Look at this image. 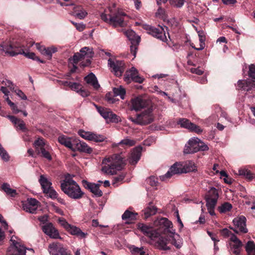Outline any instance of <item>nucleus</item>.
Returning a JSON list of instances; mask_svg holds the SVG:
<instances>
[{
    "instance_id": "obj_1",
    "label": "nucleus",
    "mask_w": 255,
    "mask_h": 255,
    "mask_svg": "<svg viewBox=\"0 0 255 255\" xmlns=\"http://www.w3.org/2000/svg\"><path fill=\"white\" fill-rule=\"evenodd\" d=\"M154 224L155 226H159V228H163V231L168 234L169 239H167L160 236V233L161 231H157L159 232V236L156 238L158 239L157 241V247L163 250H167L169 248L167 246L168 243L170 242L174 245L176 248L179 249L182 246V239L179 235L176 234L175 230L172 229V223L165 218H161L157 219L155 221Z\"/></svg>"
},
{
    "instance_id": "obj_2",
    "label": "nucleus",
    "mask_w": 255,
    "mask_h": 255,
    "mask_svg": "<svg viewBox=\"0 0 255 255\" xmlns=\"http://www.w3.org/2000/svg\"><path fill=\"white\" fill-rule=\"evenodd\" d=\"M102 164L103 173L114 175L124 169L127 160L121 154H115L104 158Z\"/></svg>"
},
{
    "instance_id": "obj_3",
    "label": "nucleus",
    "mask_w": 255,
    "mask_h": 255,
    "mask_svg": "<svg viewBox=\"0 0 255 255\" xmlns=\"http://www.w3.org/2000/svg\"><path fill=\"white\" fill-rule=\"evenodd\" d=\"M101 19L114 27H123L127 24V15L124 12L117 10L115 5L109 7L100 14Z\"/></svg>"
},
{
    "instance_id": "obj_4",
    "label": "nucleus",
    "mask_w": 255,
    "mask_h": 255,
    "mask_svg": "<svg viewBox=\"0 0 255 255\" xmlns=\"http://www.w3.org/2000/svg\"><path fill=\"white\" fill-rule=\"evenodd\" d=\"M69 177L66 176L64 180L61 181L62 191L72 199H81L83 196L84 193L82 191L78 183Z\"/></svg>"
},
{
    "instance_id": "obj_5",
    "label": "nucleus",
    "mask_w": 255,
    "mask_h": 255,
    "mask_svg": "<svg viewBox=\"0 0 255 255\" xmlns=\"http://www.w3.org/2000/svg\"><path fill=\"white\" fill-rule=\"evenodd\" d=\"M10 245L6 250V255H26V248L17 237H10Z\"/></svg>"
},
{
    "instance_id": "obj_6",
    "label": "nucleus",
    "mask_w": 255,
    "mask_h": 255,
    "mask_svg": "<svg viewBox=\"0 0 255 255\" xmlns=\"http://www.w3.org/2000/svg\"><path fill=\"white\" fill-rule=\"evenodd\" d=\"M152 109L151 106L147 108L140 114H137L135 118L129 117V120L132 122L139 125H145L151 123L153 120Z\"/></svg>"
},
{
    "instance_id": "obj_7",
    "label": "nucleus",
    "mask_w": 255,
    "mask_h": 255,
    "mask_svg": "<svg viewBox=\"0 0 255 255\" xmlns=\"http://www.w3.org/2000/svg\"><path fill=\"white\" fill-rule=\"evenodd\" d=\"M143 28L147 31V32L152 36L163 42H166L167 38L166 35V31H167V26H161L159 25L157 27H154L147 24H143Z\"/></svg>"
},
{
    "instance_id": "obj_8",
    "label": "nucleus",
    "mask_w": 255,
    "mask_h": 255,
    "mask_svg": "<svg viewBox=\"0 0 255 255\" xmlns=\"http://www.w3.org/2000/svg\"><path fill=\"white\" fill-rule=\"evenodd\" d=\"M0 50L11 56H14L22 52V47L19 43L8 41L2 42L0 45Z\"/></svg>"
},
{
    "instance_id": "obj_9",
    "label": "nucleus",
    "mask_w": 255,
    "mask_h": 255,
    "mask_svg": "<svg viewBox=\"0 0 255 255\" xmlns=\"http://www.w3.org/2000/svg\"><path fill=\"white\" fill-rule=\"evenodd\" d=\"M218 198L219 194L217 190L214 187L211 188L206 195V201L208 212L211 216L215 215L214 209Z\"/></svg>"
},
{
    "instance_id": "obj_10",
    "label": "nucleus",
    "mask_w": 255,
    "mask_h": 255,
    "mask_svg": "<svg viewBox=\"0 0 255 255\" xmlns=\"http://www.w3.org/2000/svg\"><path fill=\"white\" fill-rule=\"evenodd\" d=\"M96 107L98 113L107 123H118L121 121L120 117L114 114L110 109L98 107L96 105Z\"/></svg>"
},
{
    "instance_id": "obj_11",
    "label": "nucleus",
    "mask_w": 255,
    "mask_h": 255,
    "mask_svg": "<svg viewBox=\"0 0 255 255\" xmlns=\"http://www.w3.org/2000/svg\"><path fill=\"white\" fill-rule=\"evenodd\" d=\"M108 64L111 71L116 76L120 77L122 75L125 69V64L123 61L110 58L108 61Z\"/></svg>"
},
{
    "instance_id": "obj_12",
    "label": "nucleus",
    "mask_w": 255,
    "mask_h": 255,
    "mask_svg": "<svg viewBox=\"0 0 255 255\" xmlns=\"http://www.w3.org/2000/svg\"><path fill=\"white\" fill-rule=\"evenodd\" d=\"M125 33L126 36L130 41V51L131 53L132 54L134 58L136 56V50L140 42V37L137 35L133 30L131 29L126 31Z\"/></svg>"
},
{
    "instance_id": "obj_13",
    "label": "nucleus",
    "mask_w": 255,
    "mask_h": 255,
    "mask_svg": "<svg viewBox=\"0 0 255 255\" xmlns=\"http://www.w3.org/2000/svg\"><path fill=\"white\" fill-rule=\"evenodd\" d=\"M131 111H138L145 108L150 107L151 102L148 100L142 98L141 97H136L130 101Z\"/></svg>"
},
{
    "instance_id": "obj_14",
    "label": "nucleus",
    "mask_w": 255,
    "mask_h": 255,
    "mask_svg": "<svg viewBox=\"0 0 255 255\" xmlns=\"http://www.w3.org/2000/svg\"><path fill=\"white\" fill-rule=\"evenodd\" d=\"M124 80L127 83H130L131 81L141 84L144 81V78L139 76L137 70L134 67L127 70L124 77Z\"/></svg>"
},
{
    "instance_id": "obj_15",
    "label": "nucleus",
    "mask_w": 255,
    "mask_h": 255,
    "mask_svg": "<svg viewBox=\"0 0 255 255\" xmlns=\"http://www.w3.org/2000/svg\"><path fill=\"white\" fill-rule=\"evenodd\" d=\"M48 251L50 255H71L67 252L63 246L58 243H54L49 246Z\"/></svg>"
},
{
    "instance_id": "obj_16",
    "label": "nucleus",
    "mask_w": 255,
    "mask_h": 255,
    "mask_svg": "<svg viewBox=\"0 0 255 255\" xmlns=\"http://www.w3.org/2000/svg\"><path fill=\"white\" fill-rule=\"evenodd\" d=\"M39 202L34 198H28L26 201L22 202L23 210L31 214L36 213Z\"/></svg>"
},
{
    "instance_id": "obj_17",
    "label": "nucleus",
    "mask_w": 255,
    "mask_h": 255,
    "mask_svg": "<svg viewBox=\"0 0 255 255\" xmlns=\"http://www.w3.org/2000/svg\"><path fill=\"white\" fill-rule=\"evenodd\" d=\"M235 229L234 231L236 233H246L248 229L246 228V219L244 216H240L235 218L233 221Z\"/></svg>"
},
{
    "instance_id": "obj_18",
    "label": "nucleus",
    "mask_w": 255,
    "mask_h": 255,
    "mask_svg": "<svg viewBox=\"0 0 255 255\" xmlns=\"http://www.w3.org/2000/svg\"><path fill=\"white\" fill-rule=\"evenodd\" d=\"M82 182L83 186L92 192L95 197H100L102 196L103 192L100 189V184L99 183L89 182L85 180H83Z\"/></svg>"
},
{
    "instance_id": "obj_19",
    "label": "nucleus",
    "mask_w": 255,
    "mask_h": 255,
    "mask_svg": "<svg viewBox=\"0 0 255 255\" xmlns=\"http://www.w3.org/2000/svg\"><path fill=\"white\" fill-rule=\"evenodd\" d=\"M43 232L51 238L60 239L58 231L54 227L51 223L45 224L42 226Z\"/></svg>"
},
{
    "instance_id": "obj_20",
    "label": "nucleus",
    "mask_w": 255,
    "mask_h": 255,
    "mask_svg": "<svg viewBox=\"0 0 255 255\" xmlns=\"http://www.w3.org/2000/svg\"><path fill=\"white\" fill-rule=\"evenodd\" d=\"M138 229L151 240H155L159 236V232L153 230L152 227L142 223L138 224Z\"/></svg>"
},
{
    "instance_id": "obj_21",
    "label": "nucleus",
    "mask_w": 255,
    "mask_h": 255,
    "mask_svg": "<svg viewBox=\"0 0 255 255\" xmlns=\"http://www.w3.org/2000/svg\"><path fill=\"white\" fill-rule=\"evenodd\" d=\"M142 150L141 146H136L132 149L128 158L129 164L135 165L138 162L141 157Z\"/></svg>"
},
{
    "instance_id": "obj_22",
    "label": "nucleus",
    "mask_w": 255,
    "mask_h": 255,
    "mask_svg": "<svg viewBox=\"0 0 255 255\" xmlns=\"http://www.w3.org/2000/svg\"><path fill=\"white\" fill-rule=\"evenodd\" d=\"M198 140H200L198 138L194 137L190 139L185 146L184 153L185 154H191L198 151Z\"/></svg>"
},
{
    "instance_id": "obj_23",
    "label": "nucleus",
    "mask_w": 255,
    "mask_h": 255,
    "mask_svg": "<svg viewBox=\"0 0 255 255\" xmlns=\"http://www.w3.org/2000/svg\"><path fill=\"white\" fill-rule=\"evenodd\" d=\"M231 250L236 255H239L243 246L242 242L235 235H232L230 238Z\"/></svg>"
},
{
    "instance_id": "obj_24",
    "label": "nucleus",
    "mask_w": 255,
    "mask_h": 255,
    "mask_svg": "<svg viewBox=\"0 0 255 255\" xmlns=\"http://www.w3.org/2000/svg\"><path fill=\"white\" fill-rule=\"evenodd\" d=\"M237 89L245 91L253 90L255 92V85L251 79L239 80L238 82Z\"/></svg>"
},
{
    "instance_id": "obj_25",
    "label": "nucleus",
    "mask_w": 255,
    "mask_h": 255,
    "mask_svg": "<svg viewBox=\"0 0 255 255\" xmlns=\"http://www.w3.org/2000/svg\"><path fill=\"white\" fill-rule=\"evenodd\" d=\"M182 161L175 162L164 175H173L183 174Z\"/></svg>"
},
{
    "instance_id": "obj_26",
    "label": "nucleus",
    "mask_w": 255,
    "mask_h": 255,
    "mask_svg": "<svg viewBox=\"0 0 255 255\" xmlns=\"http://www.w3.org/2000/svg\"><path fill=\"white\" fill-rule=\"evenodd\" d=\"M74 150L75 149L86 153L90 154L92 152L93 149L83 141L75 139L74 143Z\"/></svg>"
},
{
    "instance_id": "obj_27",
    "label": "nucleus",
    "mask_w": 255,
    "mask_h": 255,
    "mask_svg": "<svg viewBox=\"0 0 255 255\" xmlns=\"http://www.w3.org/2000/svg\"><path fill=\"white\" fill-rule=\"evenodd\" d=\"M75 140V139H73L64 135H60L58 138V141L60 144L64 145L72 150H74V143Z\"/></svg>"
},
{
    "instance_id": "obj_28",
    "label": "nucleus",
    "mask_w": 255,
    "mask_h": 255,
    "mask_svg": "<svg viewBox=\"0 0 255 255\" xmlns=\"http://www.w3.org/2000/svg\"><path fill=\"white\" fill-rule=\"evenodd\" d=\"M84 80L88 84L91 85L95 90H98L100 87L96 76L93 73H90L85 76Z\"/></svg>"
},
{
    "instance_id": "obj_29",
    "label": "nucleus",
    "mask_w": 255,
    "mask_h": 255,
    "mask_svg": "<svg viewBox=\"0 0 255 255\" xmlns=\"http://www.w3.org/2000/svg\"><path fill=\"white\" fill-rule=\"evenodd\" d=\"M183 174L190 172H195L197 170V166L194 162L191 160L182 161Z\"/></svg>"
},
{
    "instance_id": "obj_30",
    "label": "nucleus",
    "mask_w": 255,
    "mask_h": 255,
    "mask_svg": "<svg viewBox=\"0 0 255 255\" xmlns=\"http://www.w3.org/2000/svg\"><path fill=\"white\" fill-rule=\"evenodd\" d=\"M66 230L70 234L79 236L81 238H85L87 235V233L83 232L79 228L71 225H70L69 227Z\"/></svg>"
},
{
    "instance_id": "obj_31",
    "label": "nucleus",
    "mask_w": 255,
    "mask_h": 255,
    "mask_svg": "<svg viewBox=\"0 0 255 255\" xmlns=\"http://www.w3.org/2000/svg\"><path fill=\"white\" fill-rule=\"evenodd\" d=\"M7 118L14 125L19 128L21 130H24L25 129V125L24 122L13 116L7 115Z\"/></svg>"
},
{
    "instance_id": "obj_32",
    "label": "nucleus",
    "mask_w": 255,
    "mask_h": 255,
    "mask_svg": "<svg viewBox=\"0 0 255 255\" xmlns=\"http://www.w3.org/2000/svg\"><path fill=\"white\" fill-rule=\"evenodd\" d=\"M39 182L41 186L43 192L48 191L50 188L52 187V183L46 176H40Z\"/></svg>"
},
{
    "instance_id": "obj_33",
    "label": "nucleus",
    "mask_w": 255,
    "mask_h": 255,
    "mask_svg": "<svg viewBox=\"0 0 255 255\" xmlns=\"http://www.w3.org/2000/svg\"><path fill=\"white\" fill-rule=\"evenodd\" d=\"M38 49L42 54L47 56L49 59L51 58L52 54L56 52L57 50V48L55 47H50L47 48L44 47H41Z\"/></svg>"
},
{
    "instance_id": "obj_34",
    "label": "nucleus",
    "mask_w": 255,
    "mask_h": 255,
    "mask_svg": "<svg viewBox=\"0 0 255 255\" xmlns=\"http://www.w3.org/2000/svg\"><path fill=\"white\" fill-rule=\"evenodd\" d=\"M198 36L199 38L200 41V47L199 48H196L194 46H192V48L197 50H202L205 46V41L206 40L205 35L203 31L200 30L198 31Z\"/></svg>"
},
{
    "instance_id": "obj_35",
    "label": "nucleus",
    "mask_w": 255,
    "mask_h": 255,
    "mask_svg": "<svg viewBox=\"0 0 255 255\" xmlns=\"http://www.w3.org/2000/svg\"><path fill=\"white\" fill-rule=\"evenodd\" d=\"M137 213L127 210L123 214L122 218L124 220H128L131 221L135 220L137 219Z\"/></svg>"
},
{
    "instance_id": "obj_36",
    "label": "nucleus",
    "mask_w": 255,
    "mask_h": 255,
    "mask_svg": "<svg viewBox=\"0 0 255 255\" xmlns=\"http://www.w3.org/2000/svg\"><path fill=\"white\" fill-rule=\"evenodd\" d=\"M135 141L133 139H130L128 137L122 139L120 142L116 144V146H121L122 147H130L133 146L135 144Z\"/></svg>"
},
{
    "instance_id": "obj_37",
    "label": "nucleus",
    "mask_w": 255,
    "mask_h": 255,
    "mask_svg": "<svg viewBox=\"0 0 255 255\" xmlns=\"http://www.w3.org/2000/svg\"><path fill=\"white\" fill-rule=\"evenodd\" d=\"M177 123L178 125H180L181 128H186L189 130H190L193 124L189 120L185 118L180 119Z\"/></svg>"
},
{
    "instance_id": "obj_38",
    "label": "nucleus",
    "mask_w": 255,
    "mask_h": 255,
    "mask_svg": "<svg viewBox=\"0 0 255 255\" xmlns=\"http://www.w3.org/2000/svg\"><path fill=\"white\" fill-rule=\"evenodd\" d=\"M114 96H120V98L124 100L126 93L125 89L122 86L114 88L113 89Z\"/></svg>"
},
{
    "instance_id": "obj_39",
    "label": "nucleus",
    "mask_w": 255,
    "mask_h": 255,
    "mask_svg": "<svg viewBox=\"0 0 255 255\" xmlns=\"http://www.w3.org/2000/svg\"><path fill=\"white\" fill-rule=\"evenodd\" d=\"M74 13L75 16L80 19L84 18L88 14L87 11L81 6L75 7Z\"/></svg>"
},
{
    "instance_id": "obj_40",
    "label": "nucleus",
    "mask_w": 255,
    "mask_h": 255,
    "mask_svg": "<svg viewBox=\"0 0 255 255\" xmlns=\"http://www.w3.org/2000/svg\"><path fill=\"white\" fill-rule=\"evenodd\" d=\"M1 189L8 195L11 197H14L16 194V190L10 188L9 184L3 183L1 185Z\"/></svg>"
},
{
    "instance_id": "obj_41",
    "label": "nucleus",
    "mask_w": 255,
    "mask_h": 255,
    "mask_svg": "<svg viewBox=\"0 0 255 255\" xmlns=\"http://www.w3.org/2000/svg\"><path fill=\"white\" fill-rule=\"evenodd\" d=\"M81 57L90 58L93 56V53L92 49L88 47H84L81 49L79 52Z\"/></svg>"
},
{
    "instance_id": "obj_42",
    "label": "nucleus",
    "mask_w": 255,
    "mask_h": 255,
    "mask_svg": "<svg viewBox=\"0 0 255 255\" xmlns=\"http://www.w3.org/2000/svg\"><path fill=\"white\" fill-rule=\"evenodd\" d=\"M245 249L248 255H255V244L253 241L248 242Z\"/></svg>"
},
{
    "instance_id": "obj_43",
    "label": "nucleus",
    "mask_w": 255,
    "mask_h": 255,
    "mask_svg": "<svg viewBox=\"0 0 255 255\" xmlns=\"http://www.w3.org/2000/svg\"><path fill=\"white\" fill-rule=\"evenodd\" d=\"M64 85L69 86L72 90L78 93L81 89V85L80 84L76 82H71L65 81L64 82Z\"/></svg>"
},
{
    "instance_id": "obj_44",
    "label": "nucleus",
    "mask_w": 255,
    "mask_h": 255,
    "mask_svg": "<svg viewBox=\"0 0 255 255\" xmlns=\"http://www.w3.org/2000/svg\"><path fill=\"white\" fill-rule=\"evenodd\" d=\"M33 145L38 152H40L39 150L44 148L45 143L43 138H38L34 141Z\"/></svg>"
},
{
    "instance_id": "obj_45",
    "label": "nucleus",
    "mask_w": 255,
    "mask_h": 255,
    "mask_svg": "<svg viewBox=\"0 0 255 255\" xmlns=\"http://www.w3.org/2000/svg\"><path fill=\"white\" fill-rule=\"evenodd\" d=\"M157 209L153 206H149L144 210V217L147 218L150 216L155 214Z\"/></svg>"
},
{
    "instance_id": "obj_46",
    "label": "nucleus",
    "mask_w": 255,
    "mask_h": 255,
    "mask_svg": "<svg viewBox=\"0 0 255 255\" xmlns=\"http://www.w3.org/2000/svg\"><path fill=\"white\" fill-rule=\"evenodd\" d=\"M20 54L24 55L25 57L31 59L32 60L39 61L41 63H43V61L40 60L39 58L36 56L34 53L33 52H25L24 51L23 48H22V52Z\"/></svg>"
},
{
    "instance_id": "obj_47",
    "label": "nucleus",
    "mask_w": 255,
    "mask_h": 255,
    "mask_svg": "<svg viewBox=\"0 0 255 255\" xmlns=\"http://www.w3.org/2000/svg\"><path fill=\"white\" fill-rule=\"evenodd\" d=\"M213 174H217L218 173H220V175H228V174L226 173V172L223 170H221L220 166L217 164H215L212 168V171Z\"/></svg>"
},
{
    "instance_id": "obj_48",
    "label": "nucleus",
    "mask_w": 255,
    "mask_h": 255,
    "mask_svg": "<svg viewBox=\"0 0 255 255\" xmlns=\"http://www.w3.org/2000/svg\"><path fill=\"white\" fill-rule=\"evenodd\" d=\"M104 140L105 137L103 135L92 132L89 140L95 142H102Z\"/></svg>"
},
{
    "instance_id": "obj_49",
    "label": "nucleus",
    "mask_w": 255,
    "mask_h": 255,
    "mask_svg": "<svg viewBox=\"0 0 255 255\" xmlns=\"http://www.w3.org/2000/svg\"><path fill=\"white\" fill-rule=\"evenodd\" d=\"M232 207V206L231 204L228 203H225L219 206L218 208V210L220 213H223L230 211Z\"/></svg>"
},
{
    "instance_id": "obj_50",
    "label": "nucleus",
    "mask_w": 255,
    "mask_h": 255,
    "mask_svg": "<svg viewBox=\"0 0 255 255\" xmlns=\"http://www.w3.org/2000/svg\"><path fill=\"white\" fill-rule=\"evenodd\" d=\"M185 0H170V4L176 8H181L184 4Z\"/></svg>"
},
{
    "instance_id": "obj_51",
    "label": "nucleus",
    "mask_w": 255,
    "mask_h": 255,
    "mask_svg": "<svg viewBox=\"0 0 255 255\" xmlns=\"http://www.w3.org/2000/svg\"><path fill=\"white\" fill-rule=\"evenodd\" d=\"M0 156L4 161H8L10 158L8 153L2 145L0 146Z\"/></svg>"
},
{
    "instance_id": "obj_52",
    "label": "nucleus",
    "mask_w": 255,
    "mask_h": 255,
    "mask_svg": "<svg viewBox=\"0 0 255 255\" xmlns=\"http://www.w3.org/2000/svg\"><path fill=\"white\" fill-rule=\"evenodd\" d=\"M249 76L255 85V64H251L249 66Z\"/></svg>"
},
{
    "instance_id": "obj_53",
    "label": "nucleus",
    "mask_w": 255,
    "mask_h": 255,
    "mask_svg": "<svg viewBox=\"0 0 255 255\" xmlns=\"http://www.w3.org/2000/svg\"><path fill=\"white\" fill-rule=\"evenodd\" d=\"M146 181L151 186H156L158 184L157 176H148Z\"/></svg>"
},
{
    "instance_id": "obj_54",
    "label": "nucleus",
    "mask_w": 255,
    "mask_h": 255,
    "mask_svg": "<svg viewBox=\"0 0 255 255\" xmlns=\"http://www.w3.org/2000/svg\"><path fill=\"white\" fill-rule=\"evenodd\" d=\"M124 182V176H114L112 180V185L116 187Z\"/></svg>"
},
{
    "instance_id": "obj_55",
    "label": "nucleus",
    "mask_w": 255,
    "mask_h": 255,
    "mask_svg": "<svg viewBox=\"0 0 255 255\" xmlns=\"http://www.w3.org/2000/svg\"><path fill=\"white\" fill-rule=\"evenodd\" d=\"M48 191H45L44 193L47 194L48 196L51 199H56L58 197V194L56 191L52 187L48 189Z\"/></svg>"
},
{
    "instance_id": "obj_56",
    "label": "nucleus",
    "mask_w": 255,
    "mask_h": 255,
    "mask_svg": "<svg viewBox=\"0 0 255 255\" xmlns=\"http://www.w3.org/2000/svg\"><path fill=\"white\" fill-rule=\"evenodd\" d=\"M91 133L92 132L86 131L82 129H80L78 131V134L81 137L88 140H90Z\"/></svg>"
},
{
    "instance_id": "obj_57",
    "label": "nucleus",
    "mask_w": 255,
    "mask_h": 255,
    "mask_svg": "<svg viewBox=\"0 0 255 255\" xmlns=\"http://www.w3.org/2000/svg\"><path fill=\"white\" fill-rule=\"evenodd\" d=\"M238 171V175H253L250 170L247 167H242L239 169Z\"/></svg>"
},
{
    "instance_id": "obj_58",
    "label": "nucleus",
    "mask_w": 255,
    "mask_h": 255,
    "mask_svg": "<svg viewBox=\"0 0 255 255\" xmlns=\"http://www.w3.org/2000/svg\"><path fill=\"white\" fill-rule=\"evenodd\" d=\"M58 222L66 230L68 229L70 225L66 221L65 219L62 218H59L58 220Z\"/></svg>"
},
{
    "instance_id": "obj_59",
    "label": "nucleus",
    "mask_w": 255,
    "mask_h": 255,
    "mask_svg": "<svg viewBox=\"0 0 255 255\" xmlns=\"http://www.w3.org/2000/svg\"><path fill=\"white\" fill-rule=\"evenodd\" d=\"M13 91H14L16 93L17 96H18L22 100H27L26 96L24 94V93L21 90L15 88Z\"/></svg>"
},
{
    "instance_id": "obj_60",
    "label": "nucleus",
    "mask_w": 255,
    "mask_h": 255,
    "mask_svg": "<svg viewBox=\"0 0 255 255\" xmlns=\"http://www.w3.org/2000/svg\"><path fill=\"white\" fill-rule=\"evenodd\" d=\"M190 131H194L197 134H201L203 132V129L199 126L193 123Z\"/></svg>"
},
{
    "instance_id": "obj_61",
    "label": "nucleus",
    "mask_w": 255,
    "mask_h": 255,
    "mask_svg": "<svg viewBox=\"0 0 255 255\" xmlns=\"http://www.w3.org/2000/svg\"><path fill=\"white\" fill-rule=\"evenodd\" d=\"M199 148V151H206L208 150L209 148L208 146L205 144L203 142H201L200 140H198V148Z\"/></svg>"
},
{
    "instance_id": "obj_62",
    "label": "nucleus",
    "mask_w": 255,
    "mask_h": 255,
    "mask_svg": "<svg viewBox=\"0 0 255 255\" xmlns=\"http://www.w3.org/2000/svg\"><path fill=\"white\" fill-rule=\"evenodd\" d=\"M39 151V153H41L44 157L47 158L49 160H50L51 159V156L49 152L47 150H46L44 148Z\"/></svg>"
},
{
    "instance_id": "obj_63",
    "label": "nucleus",
    "mask_w": 255,
    "mask_h": 255,
    "mask_svg": "<svg viewBox=\"0 0 255 255\" xmlns=\"http://www.w3.org/2000/svg\"><path fill=\"white\" fill-rule=\"evenodd\" d=\"M4 84L6 87H8L12 91H13L15 88V86L9 80H6L3 81Z\"/></svg>"
},
{
    "instance_id": "obj_64",
    "label": "nucleus",
    "mask_w": 255,
    "mask_h": 255,
    "mask_svg": "<svg viewBox=\"0 0 255 255\" xmlns=\"http://www.w3.org/2000/svg\"><path fill=\"white\" fill-rule=\"evenodd\" d=\"M83 59V58L81 56L79 53L77 52L73 55V58H72V60L74 64H77V63L79 61Z\"/></svg>"
}]
</instances>
